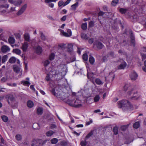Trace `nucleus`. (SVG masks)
I'll use <instances>...</instances> for the list:
<instances>
[{
	"label": "nucleus",
	"mask_w": 146,
	"mask_h": 146,
	"mask_svg": "<svg viewBox=\"0 0 146 146\" xmlns=\"http://www.w3.org/2000/svg\"><path fill=\"white\" fill-rule=\"evenodd\" d=\"M68 50L69 52H71L73 50V46L72 44H69L67 47Z\"/></svg>",
	"instance_id": "obj_34"
},
{
	"label": "nucleus",
	"mask_w": 146,
	"mask_h": 146,
	"mask_svg": "<svg viewBox=\"0 0 146 146\" xmlns=\"http://www.w3.org/2000/svg\"><path fill=\"white\" fill-rule=\"evenodd\" d=\"M1 118L2 120L4 122H6L8 121V118L6 116L3 115L2 116Z\"/></svg>",
	"instance_id": "obj_44"
},
{
	"label": "nucleus",
	"mask_w": 146,
	"mask_h": 146,
	"mask_svg": "<svg viewBox=\"0 0 146 146\" xmlns=\"http://www.w3.org/2000/svg\"><path fill=\"white\" fill-rule=\"evenodd\" d=\"M71 0H67V1L64 3L63 7H64L68 4L70 3Z\"/></svg>",
	"instance_id": "obj_58"
},
{
	"label": "nucleus",
	"mask_w": 146,
	"mask_h": 146,
	"mask_svg": "<svg viewBox=\"0 0 146 146\" xmlns=\"http://www.w3.org/2000/svg\"><path fill=\"white\" fill-rule=\"evenodd\" d=\"M33 127L35 129H38L39 128L38 124L36 123H35L33 124Z\"/></svg>",
	"instance_id": "obj_33"
},
{
	"label": "nucleus",
	"mask_w": 146,
	"mask_h": 146,
	"mask_svg": "<svg viewBox=\"0 0 146 146\" xmlns=\"http://www.w3.org/2000/svg\"><path fill=\"white\" fill-rule=\"evenodd\" d=\"M139 126V122H135L133 125V127L135 129L138 128Z\"/></svg>",
	"instance_id": "obj_35"
},
{
	"label": "nucleus",
	"mask_w": 146,
	"mask_h": 146,
	"mask_svg": "<svg viewBox=\"0 0 146 146\" xmlns=\"http://www.w3.org/2000/svg\"><path fill=\"white\" fill-rule=\"evenodd\" d=\"M86 144L87 143L86 140L84 141H82L81 142V145L82 146H86Z\"/></svg>",
	"instance_id": "obj_54"
},
{
	"label": "nucleus",
	"mask_w": 146,
	"mask_h": 146,
	"mask_svg": "<svg viewBox=\"0 0 146 146\" xmlns=\"http://www.w3.org/2000/svg\"><path fill=\"white\" fill-rule=\"evenodd\" d=\"M56 88H53L51 91L52 94L56 96L59 100H64L66 99V94L63 92L58 91L57 90H55Z\"/></svg>",
	"instance_id": "obj_2"
},
{
	"label": "nucleus",
	"mask_w": 146,
	"mask_h": 146,
	"mask_svg": "<svg viewBox=\"0 0 146 146\" xmlns=\"http://www.w3.org/2000/svg\"><path fill=\"white\" fill-rule=\"evenodd\" d=\"M66 18V15L63 16L62 17L61 19V20L62 21H65Z\"/></svg>",
	"instance_id": "obj_61"
},
{
	"label": "nucleus",
	"mask_w": 146,
	"mask_h": 146,
	"mask_svg": "<svg viewBox=\"0 0 146 146\" xmlns=\"http://www.w3.org/2000/svg\"><path fill=\"white\" fill-rule=\"evenodd\" d=\"M94 25V23L92 21L90 22L89 23V27H92Z\"/></svg>",
	"instance_id": "obj_57"
},
{
	"label": "nucleus",
	"mask_w": 146,
	"mask_h": 146,
	"mask_svg": "<svg viewBox=\"0 0 146 146\" xmlns=\"http://www.w3.org/2000/svg\"><path fill=\"white\" fill-rule=\"evenodd\" d=\"M13 70L14 72L16 73H18L20 71L19 68L17 66L14 67L13 68Z\"/></svg>",
	"instance_id": "obj_45"
},
{
	"label": "nucleus",
	"mask_w": 146,
	"mask_h": 146,
	"mask_svg": "<svg viewBox=\"0 0 146 146\" xmlns=\"http://www.w3.org/2000/svg\"><path fill=\"white\" fill-rule=\"evenodd\" d=\"M13 52L14 53H15L18 55L20 54L21 53V50L18 48L13 49Z\"/></svg>",
	"instance_id": "obj_25"
},
{
	"label": "nucleus",
	"mask_w": 146,
	"mask_h": 146,
	"mask_svg": "<svg viewBox=\"0 0 146 146\" xmlns=\"http://www.w3.org/2000/svg\"><path fill=\"white\" fill-rule=\"evenodd\" d=\"M60 145L63 146H66L67 145V143L65 141H62L61 142Z\"/></svg>",
	"instance_id": "obj_56"
},
{
	"label": "nucleus",
	"mask_w": 146,
	"mask_h": 146,
	"mask_svg": "<svg viewBox=\"0 0 146 146\" xmlns=\"http://www.w3.org/2000/svg\"><path fill=\"white\" fill-rule=\"evenodd\" d=\"M50 64V61L48 60H46L44 62V66L46 67L48 66Z\"/></svg>",
	"instance_id": "obj_52"
},
{
	"label": "nucleus",
	"mask_w": 146,
	"mask_h": 146,
	"mask_svg": "<svg viewBox=\"0 0 146 146\" xmlns=\"http://www.w3.org/2000/svg\"><path fill=\"white\" fill-rule=\"evenodd\" d=\"M94 41V40L92 38H90L88 42L89 43L92 44Z\"/></svg>",
	"instance_id": "obj_62"
},
{
	"label": "nucleus",
	"mask_w": 146,
	"mask_h": 146,
	"mask_svg": "<svg viewBox=\"0 0 146 146\" xmlns=\"http://www.w3.org/2000/svg\"><path fill=\"white\" fill-rule=\"evenodd\" d=\"M81 27L82 29L85 30L87 29V24L86 23L82 24V25Z\"/></svg>",
	"instance_id": "obj_39"
},
{
	"label": "nucleus",
	"mask_w": 146,
	"mask_h": 146,
	"mask_svg": "<svg viewBox=\"0 0 146 146\" xmlns=\"http://www.w3.org/2000/svg\"><path fill=\"white\" fill-rule=\"evenodd\" d=\"M5 98L7 100V102L9 105H11V102H14L15 101V99L13 95L11 94H8L6 95Z\"/></svg>",
	"instance_id": "obj_3"
},
{
	"label": "nucleus",
	"mask_w": 146,
	"mask_h": 146,
	"mask_svg": "<svg viewBox=\"0 0 146 146\" xmlns=\"http://www.w3.org/2000/svg\"><path fill=\"white\" fill-rule=\"evenodd\" d=\"M8 79V78L7 76H6L5 77H3L1 79V81L2 82H4L6 81Z\"/></svg>",
	"instance_id": "obj_48"
},
{
	"label": "nucleus",
	"mask_w": 146,
	"mask_h": 146,
	"mask_svg": "<svg viewBox=\"0 0 146 146\" xmlns=\"http://www.w3.org/2000/svg\"><path fill=\"white\" fill-rule=\"evenodd\" d=\"M54 53H51L49 56V59L50 60H52L54 58Z\"/></svg>",
	"instance_id": "obj_50"
},
{
	"label": "nucleus",
	"mask_w": 146,
	"mask_h": 146,
	"mask_svg": "<svg viewBox=\"0 0 146 146\" xmlns=\"http://www.w3.org/2000/svg\"><path fill=\"white\" fill-rule=\"evenodd\" d=\"M74 101L72 100H68L67 101V103L70 106H72L73 107L74 106Z\"/></svg>",
	"instance_id": "obj_36"
},
{
	"label": "nucleus",
	"mask_w": 146,
	"mask_h": 146,
	"mask_svg": "<svg viewBox=\"0 0 146 146\" xmlns=\"http://www.w3.org/2000/svg\"><path fill=\"white\" fill-rule=\"evenodd\" d=\"M129 85L128 84H125L123 87V89L125 91H126L128 88Z\"/></svg>",
	"instance_id": "obj_55"
},
{
	"label": "nucleus",
	"mask_w": 146,
	"mask_h": 146,
	"mask_svg": "<svg viewBox=\"0 0 146 146\" xmlns=\"http://www.w3.org/2000/svg\"><path fill=\"white\" fill-rule=\"evenodd\" d=\"M1 50L3 52L5 53L9 51L10 50V48L8 46L4 45L1 47Z\"/></svg>",
	"instance_id": "obj_11"
},
{
	"label": "nucleus",
	"mask_w": 146,
	"mask_h": 146,
	"mask_svg": "<svg viewBox=\"0 0 146 146\" xmlns=\"http://www.w3.org/2000/svg\"><path fill=\"white\" fill-rule=\"evenodd\" d=\"M113 132L115 135H117L118 133V129L117 127L115 126L113 128Z\"/></svg>",
	"instance_id": "obj_37"
},
{
	"label": "nucleus",
	"mask_w": 146,
	"mask_h": 146,
	"mask_svg": "<svg viewBox=\"0 0 146 146\" xmlns=\"http://www.w3.org/2000/svg\"><path fill=\"white\" fill-rule=\"evenodd\" d=\"M8 58V56L7 55L4 56L2 58V63L5 62L7 60Z\"/></svg>",
	"instance_id": "obj_43"
},
{
	"label": "nucleus",
	"mask_w": 146,
	"mask_h": 146,
	"mask_svg": "<svg viewBox=\"0 0 146 146\" xmlns=\"http://www.w3.org/2000/svg\"><path fill=\"white\" fill-rule=\"evenodd\" d=\"M48 3V5L49 7H50L52 8L54 7V4L53 3Z\"/></svg>",
	"instance_id": "obj_63"
},
{
	"label": "nucleus",
	"mask_w": 146,
	"mask_h": 146,
	"mask_svg": "<svg viewBox=\"0 0 146 146\" xmlns=\"http://www.w3.org/2000/svg\"><path fill=\"white\" fill-rule=\"evenodd\" d=\"M117 104L118 108H121L124 111L132 108V106L129 101L126 100H122L118 101Z\"/></svg>",
	"instance_id": "obj_1"
},
{
	"label": "nucleus",
	"mask_w": 146,
	"mask_h": 146,
	"mask_svg": "<svg viewBox=\"0 0 146 146\" xmlns=\"http://www.w3.org/2000/svg\"><path fill=\"white\" fill-rule=\"evenodd\" d=\"M27 104L28 107L30 108L33 107L34 105L33 102L31 100L28 101L27 102Z\"/></svg>",
	"instance_id": "obj_21"
},
{
	"label": "nucleus",
	"mask_w": 146,
	"mask_h": 146,
	"mask_svg": "<svg viewBox=\"0 0 146 146\" xmlns=\"http://www.w3.org/2000/svg\"><path fill=\"white\" fill-rule=\"evenodd\" d=\"M78 2H76L71 6V9L73 10H75L76 9V8L78 7Z\"/></svg>",
	"instance_id": "obj_24"
},
{
	"label": "nucleus",
	"mask_w": 146,
	"mask_h": 146,
	"mask_svg": "<svg viewBox=\"0 0 146 146\" xmlns=\"http://www.w3.org/2000/svg\"><path fill=\"white\" fill-rule=\"evenodd\" d=\"M100 99V97L98 95H97L95 96L94 98V101L95 102H98Z\"/></svg>",
	"instance_id": "obj_40"
},
{
	"label": "nucleus",
	"mask_w": 146,
	"mask_h": 146,
	"mask_svg": "<svg viewBox=\"0 0 146 146\" xmlns=\"http://www.w3.org/2000/svg\"><path fill=\"white\" fill-rule=\"evenodd\" d=\"M36 52L38 54H40L42 52V49L41 47L38 46L36 47Z\"/></svg>",
	"instance_id": "obj_18"
},
{
	"label": "nucleus",
	"mask_w": 146,
	"mask_h": 146,
	"mask_svg": "<svg viewBox=\"0 0 146 146\" xmlns=\"http://www.w3.org/2000/svg\"><path fill=\"white\" fill-rule=\"evenodd\" d=\"M144 64L145 67H143L142 69L143 71L146 72V60L144 62Z\"/></svg>",
	"instance_id": "obj_59"
},
{
	"label": "nucleus",
	"mask_w": 146,
	"mask_h": 146,
	"mask_svg": "<svg viewBox=\"0 0 146 146\" xmlns=\"http://www.w3.org/2000/svg\"><path fill=\"white\" fill-rule=\"evenodd\" d=\"M82 95L85 98H88L90 96V94L87 90L84 91L82 92Z\"/></svg>",
	"instance_id": "obj_14"
},
{
	"label": "nucleus",
	"mask_w": 146,
	"mask_h": 146,
	"mask_svg": "<svg viewBox=\"0 0 146 146\" xmlns=\"http://www.w3.org/2000/svg\"><path fill=\"white\" fill-rule=\"evenodd\" d=\"M119 11L121 13L123 14L126 12L127 10L125 9L121 8L119 9Z\"/></svg>",
	"instance_id": "obj_38"
},
{
	"label": "nucleus",
	"mask_w": 146,
	"mask_h": 146,
	"mask_svg": "<svg viewBox=\"0 0 146 146\" xmlns=\"http://www.w3.org/2000/svg\"><path fill=\"white\" fill-rule=\"evenodd\" d=\"M27 7V4H24L18 11L17 13V15L19 16L22 14L25 11Z\"/></svg>",
	"instance_id": "obj_7"
},
{
	"label": "nucleus",
	"mask_w": 146,
	"mask_h": 146,
	"mask_svg": "<svg viewBox=\"0 0 146 146\" xmlns=\"http://www.w3.org/2000/svg\"><path fill=\"white\" fill-rule=\"evenodd\" d=\"M50 141L51 143L55 144L58 142V140L56 138H54L51 139Z\"/></svg>",
	"instance_id": "obj_32"
},
{
	"label": "nucleus",
	"mask_w": 146,
	"mask_h": 146,
	"mask_svg": "<svg viewBox=\"0 0 146 146\" xmlns=\"http://www.w3.org/2000/svg\"><path fill=\"white\" fill-rule=\"evenodd\" d=\"M22 2V1L21 0L14 1H13V4L15 6H18L21 5Z\"/></svg>",
	"instance_id": "obj_17"
},
{
	"label": "nucleus",
	"mask_w": 146,
	"mask_h": 146,
	"mask_svg": "<svg viewBox=\"0 0 146 146\" xmlns=\"http://www.w3.org/2000/svg\"><path fill=\"white\" fill-rule=\"evenodd\" d=\"M15 39L13 37L10 36L8 39V41L10 44H13L15 42Z\"/></svg>",
	"instance_id": "obj_22"
},
{
	"label": "nucleus",
	"mask_w": 146,
	"mask_h": 146,
	"mask_svg": "<svg viewBox=\"0 0 146 146\" xmlns=\"http://www.w3.org/2000/svg\"><path fill=\"white\" fill-rule=\"evenodd\" d=\"M89 61L90 64H93L95 61L94 58L93 57L90 56L89 58Z\"/></svg>",
	"instance_id": "obj_29"
},
{
	"label": "nucleus",
	"mask_w": 146,
	"mask_h": 146,
	"mask_svg": "<svg viewBox=\"0 0 146 146\" xmlns=\"http://www.w3.org/2000/svg\"><path fill=\"white\" fill-rule=\"evenodd\" d=\"M129 77L131 80L135 81L137 79L138 75L136 72L133 71L130 74Z\"/></svg>",
	"instance_id": "obj_6"
},
{
	"label": "nucleus",
	"mask_w": 146,
	"mask_h": 146,
	"mask_svg": "<svg viewBox=\"0 0 146 146\" xmlns=\"http://www.w3.org/2000/svg\"><path fill=\"white\" fill-rule=\"evenodd\" d=\"M129 125L130 124H129L127 125L122 126L121 127V130L122 131H125L128 128Z\"/></svg>",
	"instance_id": "obj_30"
},
{
	"label": "nucleus",
	"mask_w": 146,
	"mask_h": 146,
	"mask_svg": "<svg viewBox=\"0 0 146 146\" xmlns=\"http://www.w3.org/2000/svg\"><path fill=\"white\" fill-rule=\"evenodd\" d=\"M93 134V131H91L86 136V138L88 139Z\"/></svg>",
	"instance_id": "obj_46"
},
{
	"label": "nucleus",
	"mask_w": 146,
	"mask_h": 146,
	"mask_svg": "<svg viewBox=\"0 0 146 146\" xmlns=\"http://www.w3.org/2000/svg\"><path fill=\"white\" fill-rule=\"evenodd\" d=\"M118 2L119 0H113L111 4L115 6L118 3Z\"/></svg>",
	"instance_id": "obj_42"
},
{
	"label": "nucleus",
	"mask_w": 146,
	"mask_h": 146,
	"mask_svg": "<svg viewBox=\"0 0 146 146\" xmlns=\"http://www.w3.org/2000/svg\"><path fill=\"white\" fill-rule=\"evenodd\" d=\"M95 82L96 84L99 85H102L104 84V82L102 81L99 78H96L95 80Z\"/></svg>",
	"instance_id": "obj_20"
},
{
	"label": "nucleus",
	"mask_w": 146,
	"mask_h": 146,
	"mask_svg": "<svg viewBox=\"0 0 146 146\" xmlns=\"http://www.w3.org/2000/svg\"><path fill=\"white\" fill-rule=\"evenodd\" d=\"M64 4V3L63 1H59L58 3V6L59 7H61L62 6H63Z\"/></svg>",
	"instance_id": "obj_51"
},
{
	"label": "nucleus",
	"mask_w": 146,
	"mask_h": 146,
	"mask_svg": "<svg viewBox=\"0 0 146 146\" xmlns=\"http://www.w3.org/2000/svg\"><path fill=\"white\" fill-rule=\"evenodd\" d=\"M141 55H142V58L143 59L146 58V54L141 53Z\"/></svg>",
	"instance_id": "obj_64"
},
{
	"label": "nucleus",
	"mask_w": 146,
	"mask_h": 146,
	"mask_svg": "<svg viewBox=\"0 0 146 146\" xmlns=\"http://www.w3.org/2000/svg\"><path fill=\"white\" fill-rule=\"evenodd\" d=\"M24 38L25 40L29 41L30 40V35L28 33H26L24 35Z\"/></svg>",
	"instance_id": "obj_23"
},
{
	"label": "nucleus",
	"mask_w": 146,
	"mask_h": 146,
	"mask_svg": "<svg viewBox=\"0 0 146 146\" xmlns=\"http://www.w3.org/2000/svg\"><path fill=\"white\" fill-rule=\"evenodd\" d=\"M93 46L94 48L100 50L104 47V45L100 42L98 41H96L95 42H94Z\"/></svg>",
	"instance_id": "obj_5"
},
{
	"label": "nucleus",
	"mask_w": 146,
	"mask_h": 146,
	"mask_svg": "<svg viewBox=\"0 0 146 146\" xmlns=\"http://www.w3.org/2000/svg\"><path fill=\"white\" fill-rule=\"evenodd\" d=\"M57 0H45L44 2L46 3H49L53 2H55Z\"/></svg>",
	"instance_id": "obj_49"
},
{
	"label": "nucleus",
	"mask_w": 146,
	"mask_h": 146,
	"mask_svg": "<svg viewBox=\"0 0 146 146\" xmlns=\"http://www.w3.org/2000/svg\"><path fill=\"white\" fill-rule=\"evenodd\" d=\"M130 36L131 39V43L133 46H134L135 44V40L134 36L133 35L132 33L131 34Z\"/></svg>",
	"instance_id": "obj_13"
},
{
	"label": "nucleus",
	"mask_w": 146,
	"mask_h": 146,
	"mask_svg": "<svg viewBox=\"0 0 146 146\" xmlns=\"http://www.w3.org/2000/svg\"><path fill=\"white\" fill-rule=\"evenodd\" d=\"M121 63L120 64L118 67V69H123L126 66L127 64L123 60H121Z\"/></svg>",
	"instance_id": "obj_9"
},
{
	"label": "nucleus",
	"mask_w": 146,
	"mask_h": 146,
	"mask_svg": "<svg viewBox=\"0 0 146 146\" xmlns=\"http://www.w3.org/2000/svg\"><path fill=\"white\" fill-rule=\"evenodd\" d=\"M54 134L53 131L52 130H50L46 133V135L48 137H50Z\"/></svg>",
	"instance_id": "obj_27"
},
{
	"label": "nucleus",
	"mask_w": 146,
	"mask_h": 146,
	"mask_svg": "<svg viewBox=\"0 0 146 146\" xmlns=\"http://www.w3.org/2000/svg\"><path fill=\"white\" fill-rule=\"evenodd\" d=\"M58 46L62 49H64L65 48V44H61L58 45Z\"/></svg>",
	"instance_id": "obj_53"
},
{
	"label": "nucleus",
	"mask_w": 146,
	"mask_h": 146,
	"mask_svg": "<svg viewBox=\"0 0 146 146\" xmlns=\"http://www.w3.org/2000/svg\"><path fill=\"white\" fill-rule=\"evenodd\" d=\"M61 33L64 36L67 37H69L72 36V31L71 30L67 29V32H65L63 31H62Z\"/></svg>",
	"instance_id": "obj_8"
},
{
	"label": "nucleus",
	"mask_w": 146,
	"mask_h": 146,
	"mask_svg": "<svg viewBox=\"0 0 146 146\" xmlns=\"http://www.w3.org/2000/svg\"><path fill=\"white\" fill-rule=\"evenodd\" d=\"M82 58L85 61H87L88 60V56L87 54L86 53L83 54Z\"/></svg>",
	"instance_id": "obj_41"
},
{
	"label": "nucleus",
	"mask_w": 146,
	"mask_h": 146,
	"mask_svg": "<svg viewBox=\"0 0 146 146\" xmlns=\"http://www.w3.org/2000/svg\"><path fill=\"white\" fill-rule=\"evenodd\" d=\"M81 101L78 99H76L74 103L73 107L78 108L82 106V105L81 104Z\"/></svg>",
	"instance_id": "obj_10"
},
{
	"label": "nucleus",
	"mask_w": 146,
	"mask_h": 146,
	"mask_svg": "<svg viewBox=\"0 0 146 146\" xmlns=\"http://www.w3.org/2000/svg\"><path fill=\"white\" fill-rule=\"evenodd\" d=\"M15 137L17 140H20L22 138L20 134H17L15 136Z\"/></svg>",
	"instance_id": "obj_47"
},
{
	"label": "nucleus",
	"mask_w": 146,
	"mask_h": 146,
	"mask_svg": "<svg viewBox=\"0 0 146 146\" xmlns=\"http://www.w3.org/2000/svg\"><path fill=\"white\" fill-rule=\"evenodd\" d=\"M81 38L83 39L87 40L88 39V36L87 35L84 33H81Z\"/></svg>",
	"instance_id": "obj_28"
},
{
	"label": "nucleus",
	"mask_w": 146,
	"mask_h": 146,
	"mask_svg": "<svg viewBox=\"0 0 146 146\" xmlns=\"http://www.w3.org/2000/svg\"><path fill=\"white\" fill-rule=\"evenodd\" d=\"M16 58L14 57H11L9 59V62L11 63H14L16 61Z\"/></svg>",
	"instance_id": "obj_26"
},
{
	"label": "nucleus",
	"mask_w": 146,
	"mask_h": 146,
	"mask_svg": "<svg viewBox=\"0 0 146 146\" xmlns=\"http://www.w3.org/2000/svg\"><path fill=\"white\" fill-rule=\"evenodd\" d=\"M40 37L41 40L42 41H45L46 40V38L43 33L41 31H40Z\"/></svg>",
	"instance_id": "obj_19"
},
{
	"label": "nucleus",
	"mask_w": 146,
	"mask_h": 146,
	"mask_svg": "<svg viewBox=\"0 0 146 146\" xmlns=\"http://www.w3.org/2000/svg\"><path fill=\"white\" fill-rule=\"evenodd\" d=\"M42 139H37L33 143L37 145L38 146H40V145H42Z\"/></svg>",
	"instance_id": "obj_15"
},
{
	"label": "nucleus",
	"mask_w": 146,
	"mask_h": 146,
	"mask_svg": "<svg viewBox=\"0 0 146 146\" xmlns=\"http://www.w3.org/2000/svg\"><path fill=\"white\" fill-rule=\"evenodd\" d=\"M28 43L26 42H25L22 44V48L24 52L26 51L28 47Z\"/></svg>",
	"instance_id": "obj_12"
},
{
	"label": "nucleus",
	"mask_w": 146,
	"mask_h": 146,
	"mask_svg": "<svg viewBox=\"0 0 146 146\" xmlns=\"http://www.w3.org/2000/svg\"><path fill=\"white\" fill-rule=\"evenodd\" d=\"M21 83L23 86H29L31 84L28 81L23 80L21 82Z\"/></svg>",
	"instance_id": "obj_16"
},
{
	"label": "nucleus",
	"mask_w": 146,
	"mask_h": 146,
	"mask_svg": "<svg viewBox=\"0 0 146 146\" xmlns=\"http://www.w3.org/2000/svg\"><path fill=\"white\" fill-rule=\"evenodd\" d=\"M37 113L38 115H41L43 113V109L41 108H38L37 109Z\"/></svg>",
	"instance_id": "obj_31"
},
{
	"label": "nucleus",
	"mask_w": 146,
	"mask_h": 146,
	"mask_svg": "<svg viewBox=\"0 0 146 146\" xmlns=\"http://www.w3.org/2000/svg\"><path fill=\"white\" fill-rule=\"evenodd\" d=\"M45 80L47 81H49L50 79L49 74H47V76L45 78Z\"/></svg>",
	"instance_id": "obj_60"
},
{
	"label": "nucleus",
	"mask_w": 146,
	"mask_h": 146,
	"mask_svg": "<svg viewBox=\"0 0 146 146\" xmlns=\"http://www.w3.org/2000/svg\"><path fill=\"white\" fill-rule=\"evenodd\" d=\"M59 70H60L61 69L62 70H56L55 72L56 74L59 77L58 78V79H60L62 78L63 76H64L65 74V71L63 70L64 68H59Z\"/></svg>",
	"instance_id": "obj_4"
}]
</instances>
